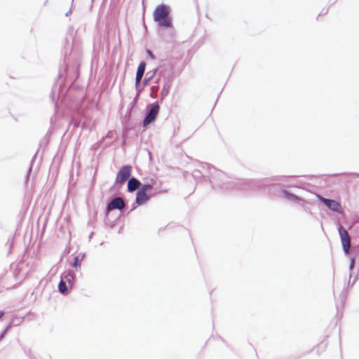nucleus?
Returning a JSON list of instances; mask_svg holds the SVG:
<instances>
[{"label": "nucleus", "instance_id": "20e7f679", "mask_svg": "<svg viewBox=\"0 0 359 359\" xmlns=\"http://www.w3.org/2000/svg\"><path fill=\"white\" fill-rule=\"evenodd\" d=\"M317 198L320 201L323 202L330 210L339 213L343 212L341 204L337 201L327 199L320 195H318Z\"/></svg>", "mask_w": 359, "mask_h": 359}, {"label": "nucleus", "instance_id": "2eb2a0df", "mask_svg": "<svg viewBox=\"0 0 359 359\" xmlns=\"http://www.w3.org/2000/svg\"><path fill=\"white\" fill-rule=\"evenodd\" d=\"M353 264H354V260L352 259V261L351 262V267H353Z\"/></svg>", "mask_w": 359, "mask_h": 359}, {"label": "nucleus", "instance_id": "f257e3e1", "mask_svg": "<svg viewBox=\"0 0 359 359\" xmlns=\"http://www.w3.org/2000/svg\"><path fill=\"white\" fill-rule=\"evenodd\" d=\"M170 8L165 4L158 6L154 11V20L163 27H170L172 25L169 18Z\"/></svg>", "mask_w": 359, "mask_h": 359}, {"label": "nucleus", "instance_id": "1a4fd4ad", "mask_svg": "<svg viewBox=\"0 0 359 359\" xmlns=\"http://www.w3.org/2000/svg\"><path fill=\"white\" fill-rule=\"evenodd\" d=\"M140 186V182L135 178H131L128 183V189L129 191H134L137 190Z\"/></svg>", "mask_w": 359, "mask_h": 359}, {"label": "nucleus", "instance_id": "6e6552de", "mask_svg": "<svg viewBox=\"0 0 359 359\" xmlns=\"http://www.w3.org/2000/svg\"><path fill=\"white\" fill-rule=\"evenodd\" d=\"M146 67V62L144 61H142L140 63L137 73H136V78H135V82L137 84H138L140 81L142 80V78L144 75V71Z\"/></svg>", "mask_w": 359, "mask_h": 359}, {"label": "nucleus", "instance_id": "f8f14e48", "mask_svg": "<svg viewBox=\"0 0 359 359\" xmlns=\"http://www.w3.org/2000/svg\"><path fill=\"white\" fill-rule=\"evenodd\" d=\"M81 261V258H80L79 256L75 257L74 263H73L74 267L76 268L78 266H80Z\"/></svg>", "mask_w": 359, "mask_h": 359}, {"label": "nucleus", "instance_id": "7ed1b4c3", "mask_svg": "<svg viewBox=\"0 0 359 359\" xmlns=\"http://www.w3.org/2000/svg\"><path fill=\"white\" fill-rule=\"evenodd\" d=\"M132 167L130 165L123 166L117 173L116 182L123 184L131 175Z\"/></svg>", "mask_w": 359, "mask_h": 359}, {"label": "nucleus", "instance_id": "0eeeda50", "mask_svg": "<svg viewBox=\"0 0 359 359\" xmlns=\"http://www.w3.org/2000/svg\"><path fill=\"white\" fill-rule=\"evenodd\" d=\"M125 207V203L122 198L117 197L113 199L107 206V210H113L115 209L121 210Z\"/></svg>", "mask_w": 359, "mask_h": 359}, {"label": "nucleus", "instance_id": "39448f33", "mask_svg": "<svg viewBox=\"0 0 359 359\" xmlns=\"http://www.w3.org/2000/svg\"><path fill=\"white\" fill-rule=\"evenodd\" d=\"M339 233L340 235L343 249L346 254H348L351 246V238L348 231L342 226L339 229Z\"/></svg>", "mask_w": 359, "mask_h": 359}, {"label": "nucleus", "instance_id": "423d86ee", "mask_svg": "<svg viewBox=\"0 0 359 359\" xmlns=\"http://www.w3.org/2000/svg\"><path fill=\"white\" fill-rule=\"evenodd\" d=\"M159 108V104L157 102L153 103L151 104L150 111L144 120V126L149 124L156 118L158 113Z\"/></svg>", "mask_w": 359, "mask_h": 359}, {"label": "nucleus", "instance_id": "9d476101", "mask_svg": "<svg viewBox=\"0 0 359 359\" xmlns=\"http://www.w3.org/2000/svg\"><path fill=\"white\" fill-rule=\"evenodd\" d=\"M62 279H63L65 283L72 284L74 280V274L72 271H66L65 272Z\"/></svg>", "mask_w": 359, "mask_h": 359}, {"label": "nucleus", "instance_id": "9b49d317", "mask_svg": "<svg viewBox=\"0 0 359 359\" xmlns=\"http://www.w3.org/2000/svg\"><path fill=\"white\" fill-rule=\"evenodd\" d=\"M66 283H65V281L63 279H61V280L59 283V286H58L59 291L61 293H65L67 290V287Z\"/></svg>", "mask_w": 359, "mask_h": 359}, {"label": "nucleus", "instance_id": "f03ea898", "mask_svg": "<svg viewBox=\"0 0 359 359\" xmlns=\"http://www.w3.org/2000/svg\"><path fill=\"white\" fill-rule=\"evenodd\" d=\"M152 188L151 184H144L140 187L136 195V203L138 205H143L149 200L150 196L148 193Z\"/></svg>", "mask_w": 359, "mask_h": 359}, {"label": "nucleus", "instance_id": "dca6fc26", "mask_svg": "<svg viewBox=\"0 0 359 359\" xmlns=\"http://www.w3.org/2000/svg\"><path fill=\"white\" fill-rule=\"evenodd\" d=\"M168 93V90L167 89L165 95H167Z\"/></svg>", "mask_w": 359, "mask_h": 359}, {"label": "nucleus", "instance_id": "ddd939ff", "mask_svg": "<svg viewBox=\"0 0 359 359\" xmlns=\"http://www.w3.org/2000/svg\"><path fill=\"white\" fill-rule=\"evenodd\" d=\"M147 54H148V55H149L151 58H153V59L154 58V55L152 54V53H151V50H147Z\"/></svg>", "mask_w": 359, "mask_h": 359}, {"label": "nucleus", "instance_id": "4468645a", "mask_svg": "<svg viewBox=\"0 0 359 359\" xmlns=\"http://www.w3.org/2000/svg\"><path fill=\"white\" fill-rule=\"evenodd\" d=\"M4 315V311H0V318H1L3 317V316Z\"/></svg>", "mask_w": 359, "mask_h": 359}]
</instances>
